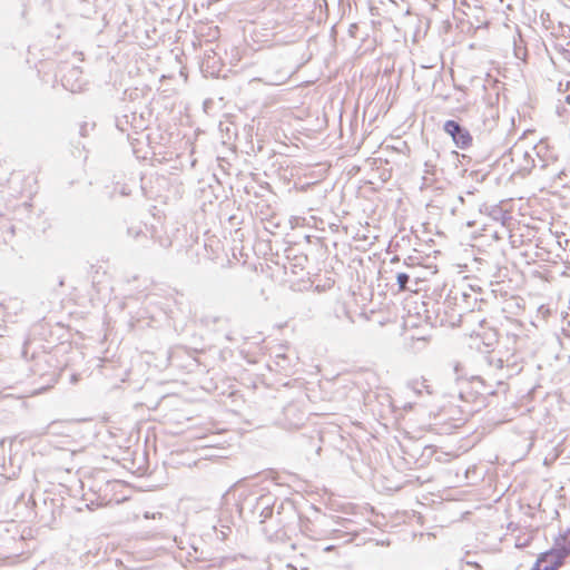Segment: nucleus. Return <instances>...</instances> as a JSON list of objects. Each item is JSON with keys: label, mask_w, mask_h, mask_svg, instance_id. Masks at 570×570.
<instances>
[{"label": "nucleus", "mask_w": 570, "mask_h": 570, "mask_svg": "<svg viewBox=\"0 0 570 570\" xmlns=\"http://www.w3.org/2000/svg\"><path fill=\"white\" fill-rule=\"evenodd\" d=\"M397 284L400 286V291H405L406 284L409 282V275L405 273L397 274Z\"/></svg>", "instance_id": "7ed1b4c3"}, {"label": "nucleus", "mask_w": 570, "mask_h": 570, "mask_svg": "<svg viewBox=\"0 0 570 570\" xmlns=\"http://www.w3.org/2000/svg\"><path fill=\"white\" fill-rule=\"evenodd\" d=\"M444 131L452 137L456 147L461 149H466L472 145L473 138L470 131L454 120L445 121Z\"/></svg>", "instance_id": "f03ea898"}, {"label": "nucleus", "mask_w": 570, "mask_h": 570, "mask_svg": "<svg viewBox=\"0 0 570 570\" xmlns=\"http://www.w3.org/2000/svg\"><path fill=\"white\" fill-rule=\"evenodd\" d=\"M560 540L563 541L564 544L541 552L531 570H558L563 566L564 559L570 556V542L567 535L560 537Z\"/></svg>", "instance_id": "f257e3e1"}]
</instances>
